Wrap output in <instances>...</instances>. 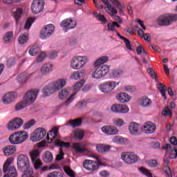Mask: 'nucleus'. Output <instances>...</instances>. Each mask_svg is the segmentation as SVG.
Returning a JSON list of instances; mask_svg holds the SVG:
<instances>
[{"mask_svg":"<svg viewBox=\"0 0 177 177\" xmlns=\"http://www.w3.org/2000/svg\"><path fill=\"white\" fill-rule=\"evenodd\" d=\"M64 86H66V80H58L57 82L46 85L42 89L43 95L44 96H51L55 92L59 91Z\"/></svg>","mask_w":177,"mask_h":177,"instance_id":"1","label":"nucleus"},{"mask_svg":"<svg viewBox=\"0 0 177 177\" xmlns=\"http://www.w3.org/2000/svg\"><path fill=\"white\" fill-rule=\"evenodd\" d=\"M28 139V133L26 131H17L11 134L8 140L11 145H21Z\"/></svg>","mask_w":177,"mask_h":177,"instance_id":"2","label":"nucleus"},{"mask_svg":"<svg viewBox=\"0 0 177 177\" xmlns=\"http://www.w3.org/2000/svg\"><path fill=\"white\" fill-rule=\"evenodd\" d=\"M88 63V57L78 55L74 57L71 61V67L73 70H81Z\"/></svg>","mask_w":177,"mask_h":177,"instance_id":"3","label":"nucleus"},{"mask_svg":"<svg viewBox=\"0 0 177 177\" xmlns=\"http://www.w3.org/2000/svg\"><path fill=\"white\" fill-rule=\"evenodd\" d=\"M95 67V70L92 74L93 78L99 80L103 78V77L107 75L109 71H110V66L108 65H99Z\"/></svg>","mask_w":177,"mask_h":177,"instance_id":"4","label":"nucleus"},{"mask_svg":"<svg viewBox=\"0 0 177 177\" xmlns=\"http://www.w3.org/2000/svg\"><path fill=\"white\" fill-rule=\"evenodd\" d=\"M12 164V159L8 158L4 162L3 166V171L4 174L8 172L4 175L3 177H17V171L16 170V167L15 166H10Z\"/></svg>","mask_w":177,"mask_h":177,"instance_id":"5","label":"nucleus"},{"mask_svg":"<svg viewBox=\"0 0 177 177\" xmlns=\"http://www.w3.org/2000/svg\"><path fill=\"white\" fill-rule=\"evenodd\" d=\"M121 159L125 164L132 165V164H136L139 161V156L133 152H122Z\"/></svg>","mask_w":177,"mask_h":177,"instance_id":"6","label":"nucleus"},{"mask_svg":"<svg viewBox=\"0 0 177 177\" xmlns=\"http://www.w3.org/2000/svg\"><path fill=\"white\" fill-rule=\"evenodd\" d=\"M18 169L20 171H26L30 167V159H28V156L27 155H19L17 157V162Z\"/></svg>","mask_w":177,"mask_h":177,"instance_id":"7","label":"nucleus"},{"mask_svg":"<svg viewBox=\"0 0 177 177\" xmlns=\"http://www.w3.org/2000/svg\"><path fill=\"white\" fill-rule=\"evenodd\" d=\"M94 158H96L97 162L91 160H86L83 162V167L87 171H97L99 166L102 165V162L99 160V156H94Z\"/></svg>","mask_w":177,"mask_h":177,"instance_id":"8","label":"nucleus"},{"mask_svg":"<svg viewBox=\"0 0 177 177\" xmlns=\"http://www.w3.org/2000/svg\"><path fill=\"white\" fill-rule=\"evenodd\" d=\"M177 16L175 15H160L158 19L157 23L159 26H169L172 24V21H176Z\"/></svg>","mask_w":177,"mask_h":177,"instance_id":"9","label":"nucleus"},{"mask_svg":"<svg viewBox=\"0 0 177 177\" xmlns=\"http://www.w3.org/2000/svg\"><path fill=\"white\" fill-rule=\"evenodd\" d=\"M39 93V90L38 89H32L30 91H28L25 95L24 96L23 100L28 104H32L35 100L37 99V96H38V93Z\"/></svg>","mask_w":177,"mask_h":177,"instance_id":"10","label":"nucleus"},{"mask_svg":"<svg viewBox=\"0 0 177 177\" xmlns=\"http://www.w3.org/2000/svg\"><path fill=\"white\" fill-rule=\"evenodd\" d=\"M45 1L44 0H33L31 4V10L33 15H38L44 12Z\"/></svg>","mask_w":177,"mask_h":177,"instance_id":"11","label":"nucleus"},{"mask_svg":"<svg viewBox=\"0 0 177 177\" xmlns=\"http://www.w3.org/2000/svg\"><path fill=\"white\" fill-rule=\"evenodd\" d=\"M53 32H55V26L53 24L45 25L41 30L39 37L41 39H47Z\"/></svg>","mask_w":177,"mask_h":177,"instance_id":"12","label":"nucleus"},{"mask_svg":"<svg viewBox=\"0 0 177 177\" xmlns=\"http://www.w3.org/2000/svg\"><path fill=\"white\" fill-rule=\"evenodd\" d=\"M46 136V130L45 129L39 127L37 128L30 136V140L32 142H38L41 139H44Z\"/></svg>","mask_w":177,"mask_h":177,"instance_id":"13","label":"nucleus"},{"mask_svg":"<svg viewBox=\"0 0 177 177\" xmlns=\"http://www.w3.org/2000/svg\"><path fill=\"white\" fill-rule=\"evenodd\" d=\"M113 113L125 114L129 111V108L125 104H113L111 107Z\"/></svg>","mask_w":177,"mask_h":177,"instance_id":"14","label":"nucleus"},{"mask_svg":"<svg viewBox=\"0 0 177 177\" xmlns=\"http://www.w3.org/2000/svg\"><path fill=\"white\" fill-rule=\"evenodd\" d=\"M23 125V119L17 118L10 121L8 124V129L9 131H15V129H18Z\"/></svg>","mask_w":177,"mask_h":177,"instance_id":"15","label":"nucleus"},{"mask_svg":"<svg viewBox=\"0 0 177 177\" xmlns=\"http://www.w3.org/2000/svg\"><path fill=\"white\" fill-rule=\"evenodd\" d=\"M60 26L62 28H65V30H73V28H75L77 26V20L71 19H64L61 22Z\"/></svg>","mask_w":177,"mask_h":177,"instance_id":"16","label":"nucleus"},{"mask_svg":"<svg viewBox=\"0 0 177 177\" xmlns=\"http://www.w3.org/2000/svg\"><path fill=\"white\" fill-rule=\"evenodd\" d=\"M15 99H16V93L10 92L5 94L1 100L4 104H10V103L15 102Z\"/></svg>","mask_w":177,"mask_h":177,"instance_id":"17","label":"nucleus"},{"mask_svg":"<svg viewBox=\"0 0 177 177\" xmlns=\"http://www.w3.org/2000/svg\"><path fill=\"white\" fill-rule=\"evenodd\" d=\"M104 5H106L105 10L109 15L111 16H114V15H116L118 12L117 11V9L111 6V4L109 3V0H100Z\"/></svg>","mask_w":177,"mask_h":177,"instance_id":"18","label":"nucleus"},{"mask_svg":"<svg viewBox=\"0 0 177 177\" xmlns=\"http://www.w3.org/2000/svg\"><path fill=\"white\" fill-rule=\"evenodd\" d=\"M162 150H166L167 153L170 152L169 154V158L173 159V158H176L177 157V149L174 148L172 149V147L171 146L170 144H166L162 147Z\"/></svg>","mask_w":177,"mask_h":177,"instance_id":"19","label":"nucleus"},{"mask_svg":"<svg viewBox=\"0 0 177 177\" xmlns=\"http://www.w3.org/2000/svg\"><path fill=\"white\" fill-rule=\"evenodd\" d=\"M102 131L106 135H117L118 129L114 126H104L102 128Z\"/></svg>","mask_w":177,"mask_h":177,"instance_id":"20","label":"nucleus"},{"mask_svg":"<svg viewBox=\"0 0 177 177\" xmlns=\"http://www.w3.org/2000/svg\"><path fill=\"white\" fill-rule=\"evenodd\" d=\"M142 131L145 133H154L156 132V124L151 122H146Z\"/></svg>","mask_w":177,"mask_h":177,"instance_id":"21","label":"nucleus"},{"mask_svg":"<svg viewBox=\"0 0 177 177\" xmlns=\"http://www.w3.org/2000/svg\"><path fill=\"white\" fill-rule=\"evenodd\" d=\"M142 129V126L140 124L133 122L129 125V130L131 135H139V132Z\"/></svg>","mask_w":177,"mask_h":177,"instance_id":"22","label":"nucleus"},{"mask_svg":"<svg viewBox=\"0 0 177 177\" xmlns=\"http://www.w3.org/2000/svg\"><path fill=\"white\" fill-rule=\"evenodd\" d=\"M139 104L141 107L145 109H147V107H150L153 102L150 100V98L147 97H144L139 100Z\"/></svg>","mask_w":177,"mask_h":177,"instance_id":"23","label":"nucleus"},{"mask_svg":"<svg viewBox=\"0 0 177 177\" xmlns=\"http://www.w3.org/2000/svg\"><path fill=\"white\" fill-rule=\"evenodd\" d=\"M120 103H128L131 100V97L125 93H121L116 96Z\"/></svg>","mask_w":177,"mask_h":177,"instance_id":"24","label":"nucleus"},{"mask_svg":"<svg viewBox=\"0 0 177 177\" xmlns=\"http://www.w3.org/2000/svg\"><path fill=\"white\" fill-rule=\"evenodd\" d=\"M17 148L15 145H8L6 147L3 149V153L5 156H12L16 153Z\"/></svg>","mask_w":177,"mask_h":177,"instance_id":"25","label":"nucleus"},{"mask_svg":"<svg viewBox=\"0 0 177 177\" xmlns=\"http://www.w3.org/2000/svg\"><path fill=\"white\" fill-rule=\"evenodd\" d=\"M50 71H52V64H46L43 66H41L40 69V74L41 75H48V74H49Z\"/></svg>","mask_w":177,"mask_h":177,"instance_id":"26","label":"nucleus"},{"mask_svg":"<svg viewBox=\"0 0 177 177\" xmlns=\"http://www.w3.org/2000/svg\"><path fill=\"white\" fill-rule=\"evenodd\" d=\"M71 92V88H65L62 89L59 93V98L61 100H64V99H67Z\"/></svg>","mask_w":177,"mask_h":177,"instance_id":"27","label":"nucleus"},{"mask_svg":"<svg viewBox=\"0 0 177 177\" xmlns=\"http://www.w3.org/2000/svg\"><path fill=\"white\" fill-rule=\"evenodd\" d=\"M43 161L46 164H50L53 161V154L49 151H46L43 155Z\"/></svg>","mask_w":177,"mask_h":177,"instance_id":"28","label":"nucleus"},{"mask_svg":"<svg viewBox=\"0 0 177 177\" xmlns=\"http://www.w3.org/2000/svg\"><path fill=\"white\" fill-rule=\"evenodd\" d=\"M68 125L70 127H72L73 128H76V127H81L82 124V119L81 118H77L75 120H70L68 121Z\"/></svg>","mask_w":177,"mask_h":177,"instance_id":"29","label":"nucleus"},{"mask_svg":"<svg viewBox=\"0 0 177 177\" xmlns=\"http://www.w3.org/2000/svg\"><path fill=\"white\" fill-rule=\"evenodd\" d=\"M113 142H114V143H117L118 145H127V143H128V138L116 136L113 138Z\"/></svg>","mask_w":177,"mask_h":177,"instance_id":"30","label":"nucleus"},{"mask_svg":"<svg viewBox=\"0 0 177 177\" xmlns=\"http://www.w3.org/2000/svg\"><path fill=\"white\" fill-rule=\"evenodd\" d=\"M107 62H109V57L107 56L100 57L98 59H97L94 62V66H103V64H104V63H107Z\"/></svg>","mask_w":177,"mask_h":177,"instance_id":"31","label":"nucleus"},{"mask_svg":"<svg viewBox=\"0 0 177 177\" xmlns=\"http://www.w3.org/2000/svg\"><path fill=\"white\" fill-rule=\"evenodd\" d=\"M57 133H59V127H55L48 133L47 138H49V136H51L50 140H52V139L57 138Z\"/></svg>","mask_w":177,"mask_h":177,"instance_id":"32","label":"nucleus"},{"mask_svg":"<svg viewBox=\"0 0 177 177\" xmlns=\"http://www.w3.org/2000/svg\"><path fill=\"white\" fill-rule=\"evenodd\" d=\"M73 148L74 149V150H75L76 153H82L86 151V148H85L84 147H81V144L78 142L74 143L73 145Z\"/></svg>","mask_w":177,"mask_h":177,"instance_id":"33","label":"nucleus"},{"mask_svg":"<svg viewBox=\"0 0 177 177\" xmlns=\"http://www.w3.org/2000/svg\"><path fill=\"white\" fill-rule=\"evenodd\" d=\"M23 15V9L22 8H17L14 12H13V17L16 21V23L19 22V20L21 18V15Z\"/></svg>","mask_w":177,"mask_h":177,"instance_id":"34","label":"nucleus"},{"mask_svg":"<svg viewBox=\"0 0 177 177\" xmlns=\"http://www.w3.org/2000/svg\"><path fill=\"white\" fill-rule=\"evenodd\" d=\"M12 38H13V32H7L3 37V41L4 44H10L12 42Z\"/></svg>","mask_w":177,"mask_h":177,"instance_id":"35","label":"nucleus"},{"mask_svg":"<svg viewBox=\"0 0 177 177\" xmlns=\"http://www.w3.org/2000/svg\"><path fill=\"white\" fill-rule=\"evenodd\" d=\"M158 91H160L162 96H163L165 100H167V95L165 93L167 92V86L162 83H159V86H158Z\"/></svg>","mask_w":177,"mask_h":177,"instance_id":"36","label":"nucleus"},{"mask_svg":"<svg viewBox=\"0 0 177 177\" xmlns=\"http://www.w3.org/2000/svg\"><path fill=\"white\" fill-rule=\"evenodd\" d=\"M30 156L32 162L37 161V160H39V158H38V157H39V150L35 149L30 151Z\"/></svg>","mask_w":177,"mask_h":177,"instance_id":"37","label":"nucleus"},{"mask_svg":"<svg viewBox=\"0 0 177 177\" xmlns=\"http://www.w3.org/2000/svg\"><path fill=\"white\" fill-rule=\"evenodd\" d=\"M97 150L99 151V153H105V151H109L110 150L111 147L109 145H105L103 144H100L97 145Z\"/></svg>","mask_w":177,"mask_h":177,"instance_id":"38","label":"nucleus"},{"mask_svg":"<svg viewBox=\"0 0 177 177\" xmlns=\"http://www.w3.org/2000/svg\"><path fill=\"white\" fill-rule=\"evenodd\" d=\"M82 77H84V72L82 71L73 72L71 75V80H74L75 81L80 80Z\"/></svg>","mask_w":177,"mask_h":177,"instance_id":"39","label":"nucleus"},{"mask_svg":"<svg viewBox=\"0 0 177 177\" xmlns=\"http://www.w3.org/2000/svg\"><path fill=\"white\" fill-rule=\"evenodd\" d=\"M124 74V71L121 69H115L113 70L111 73V77L113 78H118V77H121Z\"/></svg>","mask_w":177,"mask_h":177,"instance_id":"40","label":"nucleus"},{"mask_svg":"<svg viewBox=\"0 0 177 177\" xmlns=\"http://www.w3.org/2000/svg\"><path fill=\"white\" fill-rule=\"evenodd\" d=\"M40 50L41 49H39V47L37 46H32L29 50V55H30V56H36V55L39 53Z\"/></svg>","mask_w":177,"mask_h":177,"instance_id":"41","label":"nucleus"},{"mask_svg":"<svg viewBox=\"0 0 177 177\" xmlns=\"http://www.w3.org/2000/svg\"><path fill=\"white\" fill-rule=\"evenodd\" d=\"M99 88L104 93H110V92H111L106 82L100 84Z\"/></svg>","mask_w":177,"mask_h":177,"instance_id":"42","label":"nucleus"},{"mask_svg":"<svg viewBox=\"0 0 177 177\" xmlns=\"http://www.w3.org/2000/svg\"><path fill=\"white\" fill-rule=\"evenodd\" d=\"M106 82V85L109 88L111 92L112 91H114V89H115V88H117V86H118V85H120L119 82H116L115 81H108Z\"/></svg>","mask_w":177,"mask_h":177,"instance_id":"43","label":"nucleus"},{"mask_svg":"<svg viewBox=\"0 0 177 177\" xmlns=\"http://www.w3.org/2000/svg\"><path fill=\"white\" fill-rule=\"evenodd\" d=\"M28 80V76L26 75L24 73L20 74L17 77V80L19 84H24Z\"/></svg>","mask_w":177,"mask_h":177,"instance_id":"44","label":"nucleus"},{"mask_svg":"<svg viewBox=\"0 0 177 177\" xmlns=\"http://www.w3.org/2000/svg\"><path fill=\"white\" fill-rule=\"evenodd\" d=\"M28 33L21 34L19 37V44H26V42H28Z\"/></svg>","mask_w":177,"mask_h":177,"instance_id":"45","label":"nucleus"},{"mask_svg":"<svg viewBox=\"0 0 177 177\" xmlns=\"http://www.w3.org/2000/svg\"><path fill=\"white\" fill-rule=\"evenodd\" d=\"M28 106L26 102L23 100L22 101L17 103L15 106V110L16 111H19L20 110H23V109L27 107Z\"/></svg>","mask_w":177,"mask_h":177,"instance_id":"46","label":"nucleus"},{"mask_svg":"<svg viewBox=\"0 0 177 177\" xmlns=\"http://www.w3.org/2000/svg\"><path fill=\"white\" fill-rule=\"evenodd\" d=\"M35 21V17H30L27 19L24 28L25 30H30L31 28V26H32V23Z\"/></svg>","mask_w":177,"mask_h":177,"instance_id":"47","label":"nucleus"},{"mask_svg":"<svg viewBox=\"0 0 177 177\" xmlns=\"http://www.w3.org/2000/svg\"><path fill=\"white\" fill-rule=\"evenodd\" d=\"M55 146L57 147H70V143L57 140H55Z\"/></svg>","mask_w":177,"mask_h":177,"instance_id":"48","label":"nucleus"},{"mask_svg":"<svg viewBox=\"0 0 177 177\" xmlns=\"http://www.w3.org/2000/svg\"><path fill=\"white\" fill-rule=\"evenodd\" d=\"M140 172L142 174V175H145L147 177H153V174H151V172L150 171L145 167H140L139 169Z\"/></svg>","mask_w":177,"mask_h":177,"instance_id":"49","label":"nucleus"},{"mask_svg":"<svg viewBox=\"0 0 177 177\" xmlns=\"http://www.w3.org/2000/svg\"><path fill=\"white\" fill-rule=\"evenodd\" d=\"M45 57H46V53L41 52L35 59V63H41Z\"/></svg>","mask_w":177,"mask_h":177,"instance_id":"50","label":"nucleus"},{"mask_svg":"<svg viewBox=\"0 0 177 177\" xmlns=\"http://www.w3.org/2000/svg\"><path fill=\"white\" fill-rule=\"evenodd\" d=\"M21 172H24L22 177H32V174H34V170L32 168H29L27 171H21Z\"/></svg>","mask_w":177,"mask_h":177,"instance_id":"51","label":"nucleus"},{"mask_svg":"<svg viewBox=\"0 0 177 177\" xmlns=\"http://www.w3.org/2000/svg\"><path fill=\"white\" fill-rule=\"evenodd\" d=\"M113 124L116 127H122V125H124V120L120 118H115L113 120Z\"/></svg>","mask_w":177,"mask_h":177,"instance_id":"52","label":"nucleus"},{"mask_svg":"<svg viewBox=\"0 0 177 177\" xmlns=\"http://www.w3.org/2000/svg\"><path fill=\"white\" fill-rule=\"evenodd\" d=\"M64 172H66V175H68V176L75 177V175L74 174V171H73L71 168H70L68 166L64 167Z\"/></svg>","mask_w":177,"mask_h":177,"instance_id":"53","label":"nucleus"},{"mask_svg":"<svg viewBox=\"0 0 177 177\" xmlns=\"http://www.w3.org/2000/svg\"><path fill=\"white\" fill-rule=\"evenodd\" d=\"M162 171L165 172L168 177H172V171L171 170V167H169V166H164L162 167Z\"/></svg>","mask_w":177,"mask_h":177,"instance_id":"54","label":"nucleus"},{"mask_svg":"<svg viewBox=\"0 0 177 177\" xmlns=\"http://www.w3.org/2000/svg\"><path fill=\"white\" fill-rule=\"evenodd\" d=\"M84 84H85V80H82L80 82H77L75 85H74V89L75 91H78L79 89H81L82 86H84Z\"/></svg>","mask_w":177,"mask_h":177,"instance_id":"55","label":"nucleus"},{"mask_svg":"<svg viewBox=\"0 0 177 177\" xmlns=\"http://www.w3.org/2000/svg\"><path fill=\"white\" fill-rule=\"evenodd\" d=\"M95 17L99 21L102 22V24H106V23H107V19H106V17H104V15L98 14L95 15Z\"/></svg>","mask_w":177,"mask_h":177,"instance_id":"56","label":"nucleus"},{"mask_svg":"<svg viewBox=\"0 0 177 177\" xmlns=\"http://www.w3.org/2000/svg\"><path fill=\"white\" fill-rule=\"evenodd\" d=\"M35 169H39L41 167H42V161H41L40 159H37V160H35L34 162H32Z\"/></svg>","mask_w":177,"mask_h":177,"instance_id":"57","label":"nucleus"},{"mask_svg":"<svg viewBox=\"0 0 177 177\" xmlns=\"http://www.w3.org/2000/svg\"><path fill=\"white\" fill-rule=\"evenodd\" d=\"M16 64V59L15 57H10L7 60L6 66L9 68L12 67V66H15Z\"/></svg>","mask_w":177,"mask_h":177,"instance_id":"58","label":"nucleus"},{"mask_svg":"<svg viewBox=\"0 0 177 177\" xmlns=\"http://www.w3.org/2000/svg\"><path fill=\"white\" fill-rule=\"evenodd\" d=\"M147 71L149 72V74L151 77V78H153V80H155L156 82H157V81H158L157 79V73H156V72L153 71V68H149L147 69Z\"/></svg>","mask_w":177,"mask_h":177,"instance_id":"59","label":"nucleus"},{"mask_svg":"<svg viewBox=\"0 0 177 177\" xmlns=\"http://www.w3.org/2000/svg\"><path fill=\"white\" fill-rule=\"evenodd\" d=\"M74 137L76 139L81 140V139H84V132L81 131H76L75 132Z\"/></svg>","mask_w":177,"mask_h":177,"instance_id":"60","label":"nucleus"},{"mask_svg":"<svg viewBox=\"0 0 177 177\" xmlns=\"http://www.w3.org/2000/svg\"><path fill=\"white\" fill-rule=\"evenodd\" d=\"M59 154L57 155L56 161H60L64 158V152L63 151V149L59 148Z\"/></svg>","mask_w":177,"mask_h":177,"instance_id":"61","label":"nucleus"},{"mask_svg":"<svg viewBox=\"0 0 177 177\" xmlns=\"http://www.w3.org/2000/svg\"><path fill=\"white\" fill-rule=\"evenodd\" d=\"M35 124V120H31L24 125V129H28V128H31V127H32Z\"/></svg>","mask_w":177,"mask_h":177,"instance_id":"62","label":"nucleus"},{"mask_svg":"<svg viewBox=\"0 0 177 177\" xmlns=\"http://www.w3.org/2000/svg\"><path fill=\"white\" fill-rule=\"evenodd\" d=\"M115 27V21H113L112 23L108 24V30L109 31H113V32H117V30L114 28Z\"/></svg>","mask_w":177,"mask_h":177,"instance_id":"63","label":"nucleus"},{"mask_svg":"<svg viewBox=\"0 0 177 177\" xmlns=\"http://www.w3.org/2000/svg\"><path fill=\"white\" fill-rule=\"evenodd\" d=\"M75 95H77V92L73 93L69 97V98H68V99L66 100V102L64 103L65 106H68V104H70V103H71L72 102H73L74 97H75Z\"/></svg>","mask_w":177,"mask_h":177,"instance_id":"64","label":"nucleus"}]
</instances>
